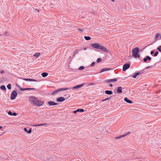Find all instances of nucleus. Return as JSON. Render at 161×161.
<instances>
[{
    "mask_svg": "<svg viewBox=\"0 0 161 161\" xmlns=\"http://www.w3.org/2000/svg\"><path fill=\"white\" fill-rule=\"evenodd\" d=\"M29 100L31 103L34 106L38 107L42 106L44 104V102L38 100V99L34 96H31L29 98Z\"/></svg>",
    "mask_w": 161,
    "mask_h": 161,
    "instance_id": "obj_1",
    "label": "nucleus"
},
{
    "mask_svg": "<svg viewBox=\"0 0 161 161\" xmlns=\"http://www.w3.org/2000/svg\"><path fill=\"white\" fill-rule=\"evenodd\" d=\"M139 51V48L137 47H136L133 48L132 50V56L135 58H139L140 55L138 53L140 52Z\"/></svg>",
    "mask_w": 161,
    "mask_h": 161,
    "instance_id": "obj_2",
    "label": "nucleus"
},
{
    "mask_svg": "<svg viewBox=\"0 0 161 161\" xmlns=\"http://www.w3.org/2000/svg\"><path fill=\"white\" fill-rule=\"evenodd\" d=\"M70 88H67V87H65V88H58V89H57L56 90H55L54 91L53 93H52V95H54L57 93L58 92L62 91H66L68 89H70Z\"/></svg>",
    "mask_w": 161,
    "mask_h": 161,
    "instance_id": "obj_3",
    "label": "nucleus"
},
{
    "mask_svg": "<svg viewBox=\"0 0 161 161\" xmlns=\"http://www.w3.org/2000/svg\"><path fill=\"white\" fill-rule=\"evenodd\" d=\"M17 93L16 91L15 90L13 91L11 93V94L10 97V99L11 100H13L14 99L16 96H17Z\"/></svg>",
    "mask_w": 161,
    "mask_h": 161,
    "instance_id": "obj_4",
    "label": "nucleus"
},
{
    "mask_svg": "<svg viewBox=\"0 0 161 161\" xmlns=\"http://www.w3.org/2000/svg\"><path fill=\"white\" fill-rule=\"evenodd\" d=\"M101 44L98 43H95L92 45V47L95 48L99 49Z\"/></svg>",
    "mask_w": 161,
    "mask_h": 161,
    "instance_id": "obj_5",
    "label": "nucleus"
},
{
    "mask_svg": "<svg viewBox=\"0 0 161 161\" xmlns=\"http://www.w3.org/2000/svg\"><path fill=\"white\" fill-rule=\"evenodd\" d=\"M101 47H100L99 50H101L103 52H105L107 53L109 52L108 50L104 46L101 44Z\"/></svg>",
    "mask_w": 161,
    "mask_h": 161,
    "instance_id": "obj_6",
    "label": "nucleus"
},
{
    "mask_svg": "<svg viewBox=\"0 0 161 161\" xmlns=\"http://www.w3.org/2000/svg\"><path fill=\"white\" fill-rule=\"evenodd\" d=\"M130 65L128 64H124L123 67V71H125L127 69L129 68Z\"/></svg>",
    "mask_w": 161,
    "mask_h": 161,
    "instance_id": "obj_7",
    "label": "nucleus"
},
{
    "mask_svg": "<svg viewBox=\"0 0 161 161\" xmlns=\"http://www.w3.org/2000/svg\"><path fill=\"white\" fill-rule=\"evenodd\" d=\"M84 84V83H82V84H80V85H77L76 86H74L72 88H71L70 89H72L74 90L75 89L80 88H81V87H82L83 86Z\"/></svg>",
    "mask_w": 161,
    "mask_h": 161,
    "instance_id": "obj_8",
    "label": "nucleus"
},
{
    "mask_svg": "<svg viewBox=\"0 0 161 161\" xmlns=\"http://www.w3.org/2000/svg\"><path fill=\"white\" fill-rule=\"evenodd\" d=\"M111 69H111L110 68H105L102 69H101V71H100L99 73H101L102 72H104L105 71L110 70Z\"/></svg>",
    "mask_w": 161,
    "mask_h": 161,
    "instance_id": "obj_9",
    "label": "nucleus"
},
{
    "mask_svg": "<svg viewBox=\"0 0 161 161\" xmlns=\"http://www.w3.org/2000/svg\"><path fill=\"white\" fill-rule=\"evenodd\" d=\"M36 90V91H38V89H36L34 88H22L20 89V90L21 91H24L26 90Z\"/></svg>",
    "mask_w": 161,
    "mask_h": 161,
    "instance_id": "obj_10",
    "label": "nucleus"
},
{
    "mask_svg": "<svg viewBox=\"0 0 161 161\" xmlns=\"http://www.w3.org/2000/svg\"><path fill=\"white\" fill-rule=\"evenodd\" d=\"M117 80V79H110L107 80H106L105 81V83H110L113 82H115Z\"/></svg>",
    "mask_w": 161,
    "mask_h": 161,
    "instance_id": "obj_11",
    "label": "nucleus"
},
{
    "mask_svg": "<svg viewBox=\"0 0 161 161\" xmlns=\"http://www.w3.org/2000/svg\"><path fill=\"white\" fill-rule=\"evenodd\" d=\"M151 58L149 56H147L146 58H144L143 59V60L144 62L146 63L147 60H150Z\"/></svg>",
    "mask_w": 161,
    "mask_h": 161,
    "instance_id": "obj_12",
    "label": "nucleus"
},
{
    "mask_svg": "<svg viewBox=\"0 0 161 161\" xmlns=\"http://www.w3.org/2000/svg\"><path fill=\"white\" fill-rule=\"evenodd\" d=\"M65 98L63 97H60L57 98V101L58 102H62L65 100Z\"/></svg>",
    "mask_w": 161,
    "mask_h": 161,
    "instance_id": "obj_13",
    "label": "nucleus"
},
{
    "mask_svg": "<svg viewBox=\"0 0 161 161\" xmlns=\"http://www.w3.org/2000/svg\"><path fill=\"white\" fill-rule=\"evenodd\" d=\"M48 103L50 106L56 105L58 104V103L51 101L48 102Z\"/></svg>",
    "mask_w": 161,
    "mask_h": 161,
    "instance_id": "obj_14",
    "label": "nucleus"
},
{
    "mask_svg": "<svg viewBox=\"0 0 161 161\" xmlns=\"http://www.w3.org/2000/svg\"><path fill=\"white\" fill-rule=\"evenodd\" d=\"M160 39H161V38H160V35L159 34H157L155 37V41L158 40Z\"/></svg>",
    "mask_w": 161,
    "mask_h": 161,
    "instance_id": "obj_15",
    "label": "nucleus"
},
{
    "mask_svg": "<svg viewBox=\"0 0 161 161\" xmlns=\"http://www.w3.org/2000/svg\"><path fill=\"white\" fill-rule=\"evenodd\" d=\"M117 92L119 93H120L122 92V88L121 86L118 87L117 88Z\"/></svg>",
    "mask_w": 161,
    "mask_h": 161,
    "instance_id": "obj_16",
    "label": "nucleus"
},
{
    "mask_svg": "<svg viewBox=\"0 0 161 161\" xmlns=\"http://www.w3.org/2000/svg\"><path fill=\"white\" fill-rule=\"evenodd\" d=\"M124 100L126 102L129 103H132V101L129 100L128 99L127 97H125L124 98Z\"/></svg>",
    "mask_w": 161,
    "mask_h": 161,
    "instance_id": "obj_17",
    "label": "nucleus"
},
{
    "mask_svg": "<svg viewBox=\"0 0 161 161\" xmlns=\"http://www.w3.org/2000/svg\"><path fill=\"white\" fill-rule=\"evenodd\" d=\"M105 93L107 94L110 95H112L113 93V92L111 91L106 90L105 91Z\"/></svg>",
    "mask_w": 161,
    "mask_h": 161,
    "instance_id": "obj_18",
    "label": "nucleus"
},
{
    "mask_svg": "<svg viewBox=\"0 0 161 161\" xmlns=\"http://www.w3.org/2000/svg\"><path fill=\"white\" fill-rule=\"evenodd\" d=\"M24 130L28 133H30L31 132V129H29V130H28L26 128H24Z\"/></svg>",
    "mask_w": 161,
    "mask_h": 161,
    "instance_id": "obj_19",
    "label": "nucleus"
},
{
    "mask_svg": "<svg viewBox=\"0 0 161 161\" xmlns=\"http://www.w3.org/2000/svg\"><path fill=\"white\" fill-rule=\"evenodd\" d=\"M47 125V124H39L38 125H33L32 126L34 127L38 126H41L42 125Z\"/></svg>",
    "mask_w": 161,
    "mask_h": 161,
    "instance_id": "obj_20",
    "label": "nucleus"
},
{
    "mask_svg": "<svg viewBox=\"0 0 161 161\" xmlns=\"http://www.w3.org/2000/svg\"><path fill=\"white\" fill-rule=\"evenodd\" d=\"M24 80L27 81H36V80L32 79H30V78H27V79H24Z\"/></svg>",
    "mask_w": 161,
    "mask_h": 161,
    "instance_id": "obj_21",
    "label": "nucleus"
},
{
    "mask_svg": "<svg viewBox=\"0 0 161 161\" xmlns=\"http://www.w3.org/2000/svg\"><path fill=\"white\" fill-rule=\"evenodd\" d=\"M0 88L3 90L5 91V92L6 91V89L5 86L4 85H2L0 86Z\"/></svg>",
    "mask_w": 161,
    "mask_h": 161,
    "instance_id": "obj_22",
    "label": "nucleus"
},
{
    "mask_svg": "<svg viewBox=\"0 0 161 161\" xmlns=\"http://www.w3.org/2000/svg\"><path fill=\"white\" fill-rule=\"evenodd\" d=\"M41 75L43 77H45L47 76L48 74L46 72H43L42 73Z\"/></svg>",
    "mask_w": 161,
    "mask_h": 161,
    "instance_id": "obj_23",
    "label": "nucleus"
},
{
    "mask_svg": "<svg viewBox=\"0 0 161 161\" xmlns=\"http://www.w3.org/2000/svg\"><path fill=\"white\" fill-rule=\"evenodd\" d=\"M139 75V73L138 72H136L132 76V77L135 78L137 76Z\"/></svg>",
    "mask_w": 161,
    "mask_h": 161,
    "instance_id": "obj_24",
    "label": "nucleus"
},
{
    "mask_svg": "<svg viewBox=\"0 0 161 161\" xmlns=\"http://www.w3.org/2000/svg\"><path fill=\"white\" fill-rule=\"evenodd\" d=\"M84 38L85 40L87 41L90 40L91 39V38L90 36H85L84 37Z\"/></svg>",
    "mask_w": 161,
    "mask_h": 161,
    "instance_id": "obj_25",
    "label": "nucleus"
},
{
    "mask_svg": "<svg viewBox=\"0 0 161 161\" xmlns=\"http://www.w3.org/2000/svg\"><path fill=\"white\" fill-rule=\"evenodd\" d=\"M84 110L83 109H77V111H78V112H84Z\"/></svg>",
    "mask_w": 161,
    "mask_h": 161,
    "instance_id": "obj_26",
    "label": "nucleus"
},
{
    "mask_svg": "<svg viewBox=\"0 0 161 161\" xmlns=\"http://www.w3.org/2000/svg\"><path fill=\"white\" fill-rule=\"evenodd\" d=\"M11 85L10 84H8V85L7 86V87L8 88L9 90H10L11 89Z\"/></svg>",
    "mask_w": 161,
    "mask_h": 161,
    "instance_id": "obj_27",
    "label": "nucleus"
},
{
    "mask_svg": "<svg viewBox=\"0 0 161 161\" xmlns=\"http://www.w3.org/2000/svg\"><path fill=\"white\" fill-rule=\"evenodd\" d=\"M40 55V53H36L34 54V56H35V57H38Z\"/></svg>",
    "mask_w": 161,
    "mask_h": 161,
    "instance_id": "obj_28",
    "label": "nucleus"
},
{
    "mask_svg": "<svg viewBox=\"0 0 161 161\" xmlns=\"http://www.w3.org/2000/svg\"><path fill=\"white\" fill-rule=\"evenodd\" d=\"M124 136H123V135L122 136H119L118 137H115V139H118L121 138V137H124Z\"/></svg>",
    "mask_w": 161,
    "mask_h": 161,
    "instance_id": "obj_29",
    "label": "nucleus"
},
{
    "mask_svg": "<svg viewBox=\"0 0 161 161\" xmlns=\"http://www.w3.org/2000/svg\"><path fill=\"white\" fill-rule=\"evenodd\" d=\"M84 67L83 66H81L78 69L79 70H83L84 69Z\"/></svg>",
    "mask_w": 161,
    "mask_h": 161,
    "instance_id": "obj_30",
    "label": "nucleus"
},
{
    "mask_svg": "<svg viewBox=\"0 0 161 161\" xmlns=\"http://www.w3.org/2000/svg\"><path fill=\"white\" fill-rule=\"evenodd\" d=\"M111 98V97L106 98L105 99H104L102 100V102H103V101H105L108 100H109V99H110Z\"/></svg>",
    "mask_w": 161,
    "mask_h": 161,
    "instance_id": "obj_31",
    "label": "nucleus"
},
{
    "mask_svg": "<svg viewBox=\"0 0 161 161\" xmlns=\"http://www.w3.org/2000/svg\"><path fill=\"white\" fill-rule=\"evenodd\" d=\"M95 62H92L90 65V66L91 67H93L95 65Z\"/></svg>",
    "mask_w": 161,
    "mask_h": 161,
    "instance_id": "obj_32",
    "label": "nucleus"
},
{
    "mask_svg": "<svg viewBox=\"0 0 161 161\" xmlns=\"http://www.w3.org/2000/svg\"><path fill=\"white\" fill-rule=\"evenodd\" d=\"M157 50L159 52H161V46H159L157 48Z\"/></svg>",
    "mask_w": 161,
    "mask_h": 161,
    "instance_id": "obj_33",
    "label": "nucleus"
},
{
    "mask_svg": "<svg viewBox=\"0 0 161 161\" xmlns=\"http://www.w3.org/2000/svg\"><path fill=\"white\" fill-rule=\"evenodd\" d=\"M144 72V70H142L139 71L138 73H139V75L142 74V73H143Z\"/></svg>",
    "mask_w": 161,
    "mask_h": 161,
    "instance_id": "obj_34",
    "label": "nucleus"
},
{
    "mask_svg": "<svg viewBox=\"0 0 161 161\" xmlns=\"http://www.w3.org/2000/svg\"><path fill=\"white\" fill-rule=\"evenodd\" d=\"M130 134V132H127L125 134L123 135V136H127V135H128V134Z\"/></svg>",
    "mask_w": 161,
    "mask_h": 161,
    "instance_id": "obj_35",
    "label": "nucleus"
},
{
    "mask_svg": "<svg viewBox=\"0 0 161 161\" xmlns=\"http://www.w3.org/2000/svg\"><path fill=\"white\" fill-rule=\"evenodd\" d=\"M101 58H99L97 59V63H99L100 62H101Z\"/></svg>",
    "mask_w": 161,
    "mask_h": 161,
    "instance_id": "obj_36",
    "label": "nucleus"
},
{
    "mask_svg": "<svg viewBox=\"0 0 161 161\" xmlns=\"http://www.w3.org/2000/svg\"><path fill=\"white\" fill-rule=\"evenodd\" d=\"M8 114L9 115H12V116H13V113H12V112L10 111H9L8 112Z\"/></svg>",
    "mask_w": 161,
    "mask_h": 161,
    "instance_id": "obj_37",
    "label": "nucleus"
},
{
    "mask_svg": "<svg viewBox=\"0 0 161 161\" xmlns=\"http://www.w3.org/2000/svg\"><path fill=\"white\" fill-rule=\"evenodd\" d=\"M158 53V51H156L154 54V56L156 57L157 56Z\"/></svg>",
    "mask_w": 161,
    "mask_h": 161,
    "instance_id": "obj_38",
    "label": "nucleus"
},
{
    "mask_svg": "<svg viewBox=\"0 0 161 161\" xmlns=\"http://www.w3.org/2000/svg\"><path fill=\"white\" fill-rule=\"evenodd\" d=\"M4 35L6 36H8L9 35V33L8 32H5L4 33Z\"/></svg>",
    "mask_w": 161,
    "mask_h": 161,
    "instance_id": "obj_39",
    "label": "nucleus"
},
{
    "mask_svg": "<svg viewBox=\"0 0 161 161\" xmlns=\"http://www.w3.org/2000/svg\"><path fill=\"white\" fill-rule=\"evenodd\" d=\"M5 71H4V70H1L0 71V73L1 74H3V73H4Z\"/></svg>",
    "mask_w": 161,
    "mask_h": 161,
    "instance_id": "obj_40",
    "label": "nucleus"
},
{
    "mask_svg": "<svg viewBox=\"0 0 161 161\" xmlns=\"http://www.w3.org/2000/svg\"><path fill=\"white\" fill-rule=\"evenodd\" d=\"M78 30L79 31H81V32H83V30L82 29H78Z\"/></svg>",
    "mask_w": 161,
    "mask_h": 161,
    "instance_id": "obj_41",
    "label": "nucleus"
},
{
    "mask_svg": "<svg viewBox=\"0 0 161 161\" xmlns=\"http://www.w3.org/2000/svg\"><path fill=\"white\" fill-rule=\"evenodd\" d=\"M17 114L16 113L14 112L13 113V116H16Z\"/></svg>",
    "mask_w": 161,
    "mask_h": 161,
    "instance_id": "obj_42",
    "label": "nucleus"
},
{
    "mask_svg": "<svg viewBox=\"0 0 161 161\" xmlns=\"http://www.w3.org/2000/svg\"><path fill=\"white\" fill-rule=\"evenodd\" d=\"M77 112H78V111H77V110H75V111H73V113L74 114H75Z\"/></svg>",
    "mask_w": 161,
    "mask_h": 161,
    "instance_id": "obj_43",
    "label": "nucleus"
},
{
    "mask_svg": "<svg viewBox=\"0 0 161 161\" xmlns=\"http://www.w3.org/2000/svg\"><path fill=\"white\" fill-rule=\"evenodd\" d=\"M154 51H152L151 52H150V54H153V53H154Z\"/></svg>",
    "mask_w": 161,
    "mask_h": 161,
    "instance_id": "obj_44",
    "label": "nucleus"
},
{
    "mask_svg": "<svg viewBox=\"0 0 161 161\" xmlns=\"http://www.w3.org/2000/svg\"><path fill=\"white\" fill-rule=\"evenodd\" d=\"M109 86L111 87H112L113 86V85L112 84H110Z\"/></svg>",
    "mask_w": 161,
    "mask_h": 161,
    "instance_id": "obj_45",
    "label": "nucleus"
},
{
    "mask_svg": "<svg viewBox=\"0 0 161 161\" xmlns=\"http://www.w3.org/2000/svg\"><path fill=\"white\" fill-rule=\"evenodd\" d=\"M150 67V66H148V67H146L145 69H148Z\"/></svg>",
    "mask_w": 161,
    "mask_h": 161,
    "instance_id": "obj_46",
    "label": "nucleus"
},
{
    "mask_svg": "<svg viewBox=\"0 0 161 161\" xmlns=\"http://www.w3.org/2000/svg\"><path fill=\"white\" fill-rule=\"evenodd\" d=\"M86 47H85V48H84V49H83V50H86Z\"/></svg>",
    "mask_w": 161,
    "mask_h": 161,
    "instance_id": "obj_47",
    "label": "nucleus"
},
{
    "mask_svg": "<svg viewBox=\"0 0 161 161\" xmlns=\"http://www.w3.org/2000/svg\"><path fill=\"white\" fill-rule=\"evenodd\" d=\"M78 53V52H75V53H74V54H76L77 53Z\"/></svg>",
    "mask_w": 161,
    "mask_h": 161,
    "instance_id": "obj_48",
    "label": "nucleus"
},
{
    "mask_svg": "<svg viewBox=\"0 0 161 161\" xmlns=\"http://www.w3.org/2000/svg\"><path fill=\"white\" fill-rule=\"evenodd\" d=\"M111 0V1H112V2H114V1H115V0Z\"/></svg>",
    "mask_w": 161,
    "mask_h": 161,
    "instance_id": "obj_49",
    "label": "nucleus"
},
{
    "mask_svg": "<svg viewBox=\"0 0 161 161\" xmlns=\"http://www.w3.org/2000/svg\"><path fill=\"white\" fill-rule=\"evenodd\" d=\"M2 128V127L1 126H0V130L1 129V128Z\"/></svg>",
    "mask_w": 161,
    "mask_h": 161,
    "instance_id": "obj_50",
    "label": "nucleus"
},
{
    "mask_svg": "<svg viewBox=\"0 0 161 161\" xmlns=\"http://www.w3.org/2000/svg\"><path fill=\"white\" fill-rule=\"evenodd\" d=\"M36 10H37L38 11V12L39 11V10L37 9H36Z\"/></svg>",
    "mask_w": 161,
    "mask_h": 161,
    "instance_id": "obj_51",
    "label": "nucleus"
},
{
    "mask_svg": "<svg viewBox=\"0 0 161 161\" xmlns=\"http://www.w3.org/2000/svg\"><path fill=\"white\" fill-rule=\"evenodd\" d=\"M90 85H93V83H92V84H91Z\"/></svg>",
    "mask_w": 161,
    "mask_h": 161,
    "instance_id": "obj_52",
    "label": "nucleus"
},
{
    "mask_svg": "<svg viewBox=\"0 0 161 161\" xmlns=\"http://www.w3.org/2000/svg\"><path fill=\"white\" fill-rule=\"evenodd\" d=\"M1 36V35H0V36Z\"/></svg>",
    "mask_w": 161,
    "mask_h": 161,
    "instance_id": "obj_53",
    "label": "nucleus"
}]
</instances>
